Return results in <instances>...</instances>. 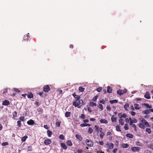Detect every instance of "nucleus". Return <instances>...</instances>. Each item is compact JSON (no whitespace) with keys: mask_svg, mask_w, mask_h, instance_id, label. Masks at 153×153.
Returning a JSON list of instances; mask_svg holds the SVG:
<instances>
[{"mask_svg":"<svg viewBox=\"0 0 153 153\" xmlns=\"http://www.w3.org/2000/svg\"><path fill=\"white\" fill-rule=\"evenodd\" d=\"M47 133V134H48V136L49 137H51V135L52 134L51 131L49 130H48Z\"/></svg>","mask_w":153,"mask_h":153,"instance_id":"nucleus-22","label":"nucleus"},{"mask_svg":"<svg viewBox=\"0 0 153 153\" xmlns=\"http://www.w3.org/2000/svg\"><path fill=\"white\" fill-rule=\"evenodd\" d=\"M118 115L120 119L122 118H126L127 117V115L125 113H123V114H122L121 113H119L118 114Z\"/></svg>","mask_w":153,"mask_h":153,"instance_id":"nucleus-5","label":"nucleus"},{"mask_svg":"<svg viewBox=\"0 0 153 153\" xmlns=\"http://www.w3.org/2000/svg\"><path fill=\"white\" fill-rule=\"evenodd\" d=\"M27 97L29 98H31L33 97V95L32 93H30L27 95Z\"/></svg>","mask_w":153,"mask_h":153,"instance_id":"nucleus-34","label":"nucleus"},{"mask_svg":"<svg viewBox=\"0 0 153 153\" xmlns=\"http://www.w3.org/2000/svg\"><path fill=\"white\" fill-rule=\"evenodd\" d=\"M17 123L18 126H20L21 125V121L19 120V121H17Z\"/></svg>","mask_w":153,"mask_h":153,"instance_id":"nucleus-47","label":"nucleus"},{"mask_svg":"<svg viewBox=\"0 0 153 153\" xmlns=\"http://www.w3.org/2000/svg\"><path fill=\"white\" fill-rule=\"evenodd\" d=\"M146 131L148 132L149 134H150L152 131L151 129L149 128H146Z\"/></svg>","mask_w":153,"mask_h":153,"instance_id":"nucleus-35","label":"nucleus"},{"mask_svg":"<svg viewBox=\"0 0 153 153\" xmlns=\"http://www.w3.org/2000/svg\"><path fill=\"white\" fill-rule=\"evenodd\" d=\"M7 89H5L4 90V91H3V93L4 94H5L7 92Z\"/></svg>","mask_w":153,"mask_h":153,"instance_id":"nucleus-64","label":"nucleus"},{"mask_svg":"<svg viewBox=\"0 0 153 153\" xmlns=\"http://www.w3.org/2000/svg\"><path fill=\"white\" fill-rule=\"evenodd\" d=\"M117 102H118V100H111L109 101L110 103L111 104L117 103Z\"/></svg>","mask_w":153,"mask_h":153,"instance_id":"nucleus-23","label":"nucleus"},{"mask_svg":"<svg viewBox=\"0 0 153 153\" xmlns=\"http://www.w3.org/2000/svg\"><path fill=\"white\" fill-rule=\"evenodd\" d=\"M100 122L101 123H104L105 124L107 123H108V121L105 119H101L100 120Z\"/></svg>","mask_w":153,"mask_h":153,"instance_id":"nucleus-15","label":"nucleus"},{"mask_svg":"<svg viewBox=\"0 0 153 153\" xmlns=\"http://www.w3.org/2000/svg\"><path fill=\"white\" fill-rule=\"evenodd\" d=\"M95 128L96 129V130L97 131H98V130L99 129V127L97 125H95Z\"/></svg>","mask_w":153,"mask_h":153,"instance_id":"nucleus-63","label":"nucleus"},{"mask_svg":"<svg viewBox=\"0 0 153 153\" xmlns=\"http://www.w3.org/2000/svg\"><path fill=\"white\" fill-rule=\"evenodd\" d=\"M85 88H83L82 87H79V90L80 92H83L84 91Z\"/></svg>","mask_w":153,"mask_h":153,"instance_id":"nucleus-33","label":"nucleus"},{"mask_svg":"<svg viewBox=\"0 0 153 153\" xmlns=\"http://www.w3.org/2000/svg\"><path fill=\"white\" fill-rule=\"evenodd\" d=\"M85 117V116L84 114H82L81 115V117L82 118L84 119Z\"/></svg>","mask_w":153,"mask_h":153,"instance_id":"nucleus-61","label":"nucleus"},{"mask_svg":"<svg viewBox=\"0 0 153 153\" xmlns=\"http://www.w3.org/2000/svg\"><path fill=\"white\" fill-rule=\"evenodd\" d=\"M76 137L78 139L80 140H81L82 139V137H81V136L80 135H79L77 134H76Z\"/></svg>","mask_w":153,"mask_h":153,"instance_id":"nucleus-32","label":"nucleus"},{"mask_svg":"<svg viewBox=\"0 0 153 153\" xmlns=\"http://www.w3.org/2000/svg\"><path fill=\"white\" fill-rule=\"evenodd\" d=\"M60 122L59 121L57 122L56 123V126L58 127H59L60 125Z\"/></svg>","mask_w":153,"mask_h":153,"instance_id":"nucleus-42","label":"nucleus"},{"mask_svg":"<svg viewBox=\"0 0 153 153\" xmlns=\"http://www.w3.org/2000/svg\"><path fill=\"white\" fill-rule=\"evenodd\" d=\"M43 90L45 92H48L50 90V89L48 85H46L44 87Z\"/></svg>","mask_w":153,"mask_h":153,"instance_id":"nucleus-6","label":"nucleus"},{"mask_svg":"<svg viewBox=\"0 0 153 153\" xmlns=\"http://www.w3.org/2000/svg\"><path fill=\"white\" fill-rule=\"evenodd\" d=\"M132 120H133V123H136L137 122V120L135 119H134Z\"/></svg>","mask_w":153,"mask_h":153,"instance_id":"nucleus-56","label":"nucleus"},{"mask_svg":"<svg viewBox=\"0 0 153 153\" xmlns=\"http://www.w3.org/2000/svg\"><path fill=\"white\" fill-rule=\"evenodd\" d=\"M112 91V89L110 87L108 86L107 87V91L108 93H111Z\"/></svg>","mask_w":153,"mask_h":153,"instance_id":"nucleus-18","label":"nucleus"},{"mask_svg":"<svg viewBox=\"0 0 153 153\" xmlns=\"http://www.w3.org/2000/svg\"><path fill=\"white\" fill-rule=\"evenodd\" d=\"M129 146L128 144L127 143H124L122 144L121 147L123 148H127Z\"/></svg>","mask_w":153,"mask_h":153,"instance_id":"nucleus-16","label":"nucleus"},{"mask_svg":"<svg viewBox=\"0 0 153 153\" xmlns=\"http://www.w3.org/2000/svg\"><path fill=\"white\" fill-rule=\"evenodd\" d=\"M136 114V113L135 112L133 111L131 112V114L132 116H134Z\"/></svg>","mask_w":153,"mask_h":153,"instance_id":"nucleus-52","label":"nucleus"},{"mask_svg":"<svg viewBox=\"0 0 153 153\" xmlns=\"http://www.w3.org/2000/svg\"><path fill=\"white\" fill-rule=\"evenodd\" d=\"M106 146H108V147L109 148V149H112L113 148V147H114V144H113V143H107L106 144Z\"/></svg>","mask_w":153,"mask_h":153,"instance_id":"nucleus-7","label":"nucleus"},{"mask_svg":"<svg viewBox=\"0 0 153 153\" xmlns=\"http://www.w3.org/2000/svg\"><path fill=\"white\" fill-rule=\"evenodd\" d=\"M145 97L147 99H149L150 98L149 93L147 92L144 95Z\"/></svg>","mask_w":153,"mask_h":153,"instance_id":"nucleus-11","label":"nucleus"},{"mask_svg":"<svg viewBox=\"0 0 153 153\" xmlns=\"http://www.w3.org/2000/svg\"><path fill=\"white\" fill-rule=\"evenodd\" d=\"M28 37V36L27 35L26 36H24V39L25 40L26 39H27V38Z\"/></svg>","mask_w":153,"mask_h":153,"instance_id":"nucleus-58","label":"nucleus"},{"mask_svg":"<svg viewBox=\"0 0 153 153\" xmlns=\"http://www.w3.org/2000/svg\"><path fill=\"white\" fill-rule=\"evenodd\" d=\"M8 145V143L7 142H3L2 143V145L3 146H6Z\"/></svg>","mask_w":153,"mask_h":153,"instance_id":"nucleus-41","label":"nucleus"},{"mask_svg":"<svg viewBox=\"0 0 153 153\" xmlns=\"http://www.w3.org/2000/svg\"><path fill=\"white\" fill-rule=\"evenodd\" d=\"M74 97L76 99V100H79L80 98V97L78 95H76L74 94H73Z\"/></svg>","mask_w":153,"mask_h":153,"instance_id":"nucleus-26","label":"nucleus"},{"mask_svg":"<svg viewBox=\"0 0 153 153\" xmlns=\"http://www.w3.org/2000/svg\"><path fill=\"white\" fill-rule=\"evenodd\" d=\"M90 105L91 106H96V103H94L93 102H91L90 103Z\"/></svg>","mask_w":153,"mask_h":153,"instance_id":"nucleus-39","label":"nucleus"},{"mask_svg":"<svg viewBox=\"0 0 153 153\" xmlns=\"http://www.w3.org/2000/svg\"><path fill=\"white\" fill-rule=\"evenodd\" d=\"M17 113L16 111H15L13 113V115L14 117H16L17 116Z\"/></svg>","mask_w":153,"mask_h":153,"instance_id":"nucleus-51","label":"nucleus"},{"mask_svg":"<svg viewBox=\"0 0 153 153\" xmlns=\"http://www.w3.org/2000/svg\"><path fill=\"white\" fill-rule=\"evenodd\" d=\"M10 104L9 102L7 100H5L3 101L2 105H7Z\"/></svg>","mask_w":153,"mask_h":153,"instance_id":"nucleus-9","label":"nucleus"},{"mask_svg":"<svg viewBox=\"0 0 153 153\" xmlns=\"http://www.w3.org/2000/svg\"><path fill=\"white\" fill-rule=\"evenodd\" d=\"M24 117H20L19 119L20 121H24L25 120Z\"/></svg>","mask_w":153,"mask_h":153,"instance_id":"nucleus-49","label":"nucleus"},{"mask_svg":"<svg viewBox=\"0 0 153 153\" xmlns=\"http://www.w3.org/2000/svg\"><path fill=\"white\" fill-rule=\"evenodd\" d=\"M116 131H121V130L120 126L118 125H117L116 127Z\"/></svg>","mask_w":153,"mask_h":153,"instance_id":"nucleus-30","label":"nucleus"},{"mask_svg":"<svg viewBox=\"0 0 153 153\" xmlns=\"http://www.w3.org/2000/svg\"><path fill=\"white\" fill-rule=\"evenodd\" d=\"M65 116L66 117H68L70 116L71 112H70L67 111L65 113Z\"/></svg>","mask_w":153,"mask_h":153,"instance_id":"nucleus-25","label":"nucleus"},{"mask_svg":"<svg viewBox=\"0 0 153 153\" xmlns=\"http://www.w3.org/2000/svg\"><path fill=\"white\" fill-rule=\"evenodd\" d=\"M66 143L67 144L70 146H71L72 145V143L69 140H68L67 141Z\"/></svg>","mask_w":153,"mask_h":153,"instance_id":"nucleus-29","label":"nucleus"},{"mask_svg":"<svg viewBox=\"0 0 153 153\" xmlns=\"http://www.w3.org/2000/svg\"><path fill=\"white\" fill-rule=\"evenodd\" d=\"M104 135V132H102L101 133V134H100V137L102 139L103 138V137Z\"/></svg>","mask_w":153,"mask_h":153,"instance_id":"nucleus-45","label":"nucleus"},{"mask_svg":"<svg viewBox=\"0 0 153 153\" xmlns=\"http://www.w3.org/2000/svg\"><path fill=\"white\" fill-rule=\"evenodd\" d=\"M98 143H99L100 145H103L104 144V142L102 141H100Z\"/></svg>","mask_w":153,"mask_h":153,"instance_id":"nucleus-53","label":"nucleus"},{"mask_svg":"<svg viewBox=\"0 0 153 153\" xmlns=\"http://www.w3.org/2000/svg\"><path fill=\"white\" fill-rule=\"evenodd\" d=\"M140 148L139 147H132L131 149L133 152H138L140 151Z\"/></svg>","mask_w":153,"mask_h":153,"instance_id":"nucleus-3","label":"nucleus"},{"mask_svg":"<svg viewBox=\"0 0 153 153\" xmlns=\"http://www.w3.org/2000/svg\"><path fill=\"white\" fill-rule=\"evenodd\" d=\"M119 123L121 125H123L124 124V120L121 118H120L119 120Z\"/></svg>","mask_w":153,"mask_h":153,"instance_id":"nucleus-20","label":"nucleus"},{"mask_svg":"<svg viewBox=\"0 0 153 153\" xmlns=\"http://www.w3.org/2000/svg\"><path fill=\"white\" fill-rule=\"evenodd\" d=\"M149 113V110H147L145 111H143V113L144 114H147Z\"/></svg>","mask_w":153,"mask_h":153,"instance_id":"nucleus-31","label":"nucleus"},{"mask_svg":"<svg viewBox=\"0 0 153 153\" xmlns=\"http://www.w3.org/2000/svg\"><path fill=\"white\" fill-rule=\"evenodd\" d=\"M126 137L130 138H132L134 137L133 135L130 133L126 134Z\"/></svg>","mask_w":153,"mask_h":153,"instance_id":"nucleus-13","label":"nucleus"},{"mask_svg":"<svg viewBox=\"0 0 153 153\" xmlns=\"http://www.w3.org/2000/svg\"><path fill=\"white\" fill-rule=\"evenodd\" d=\"M111 120L112 122H115L117 121V118L114 117V115H113L111 117Z\"/></svg>","mask_w":153,"mask_h":153,"instance_id":"nucleus-10","label":"nucleus"},{"mask_svg":"<svg viewBox=\"0 0 153 153\" xmlns=\"http://www.w3.org/2000/svg\"><path fill=\"white\" fill-rule=\"evenodd\" d=\"M139 126L140 127L142 128H145V126H144V125L143 124V123H139Z\"/></svg>","mask_w":153,"mask_h":153,"instance_id":"nucleus-21","label":"nucleus"},{"mask_svg":"<svg viewBox=\"0 0 153 153\" xmlns=\"http://www.w3.org/2000/svg\"><path fill=\"white\" fill-rule=\"evenodd\" d=\"M136 144L137 146H140L141 145L140 144V143L139 141H137L136 142Z\"/></svg>","mask_w":153,"mask_h":153,"instance_id":"nucleus-59","label":"nucleus"},{"mask_svg":"<svg viewBox=\"0 0 153 153\" xmlns=\"http://www.w3.org/2000/svg\"><path fill=\"white\" fill-rule=\"evenodd\" d=\"M91 125L87 123H83L80 124V126L82 127L86 126H90Z\"/></svg>","mask_w":153,"mask_h":153,"instance_id":"nucleus-19","label":"nucleus"},{"mask_svg":"<svg viewBox=\"0 0 153 153\" xmlns=\"http://www.w3.org/2000/svg\"><path fill=\"white\" fill-rule=\"evenodd\" d=\"M27 150L29 151H31L32 150V147L30 146L28 147Z\"/></svg>","mask_w":153,"mask_h":153,"instance_id":"nucleus-55","label":"nucleus"},{"mask_svg":"<svg viewBox=\"0 0 153 153\" xmlns=\"http://www.w3.org/2000/svg\"><path fill=\"white\" fill-rule=\"evenodd\" d=\"M51 143V140L50 139H45L44 142V143L46 145L50 144Z\"/></svg>","mask_w":153,"mask_h":153,"instance_id":"nucleus-4","label":"nucleus"},{"mask_svg":"<svg viewBox=\"0 0 153 153\" xmlns=\"http://www.w3.org/2000/svg\"><path fill=\"white\" fill-rule=\"evenodd\" d=\"M144 125L147 127H149V126L148 122L146 121L144 122Z\"/></svg>","mask_w":153,"mask_h":153,"instance_id":"nucleus-46","label":"nucleus"},{"mask_svg":"<svg viewBox=\"0 0 153 153\" xmlns=\"http://www.w3.org/2000/svg\"><path fill=\"white\" fill-rule=\"evenodd\" d=\"M59 138L60 139L62 140L65 139V137L62 134H61L59 137Z\"/></svg>","mask_w":153,"mask_h":153,"instance_id":"nucleus-40","label":"nucleus"},{"mask_svg":"<svg viewBox=\"0 0 153 153\" xmlns=\"http://www.w3.org/2000/svg\"><path fill=\"white\" fill-rule=\"evenodd\" d=\"M100 103H102L103 104H104L105 103V101L104 100H100Z\"/></svg>","mask_w":153,"mask_h":153,"instance_id":"nucleus-60","label":"nucleus"},{"mask_svg":"<svg viewBox=\"0 0 153 153\" xmlns=\"http://www.w3.org/2000/svg\"><path fill=\"white\" fill-rule=\"evenodd\" d=\"M106 109L108 110H111V107L109 105H107L106 106Z\"/></svg>","mask_w":153,"mask_h":153,"instance_id":"nucleus-50","label":"nucleus"},{"mask_svg":"<svg viewBox=\"0 0 153 153\" xmlns=\"http://www.w3.org/2000/svg\"><path fill=\"white\" fill-rule=\"evenodd\" d=\"M146 120L144 119H143L141 120V123H143V124L144 123V122H146Z\"/></svg>","mask_w":153,"mask_h":153,"instance_id":"nucleus-57","label":"nucleus"},{"mask_svg":"<svg viewBox=\"0 0 153 153\" xmlns=\"http://www.w3.org/2000/svg\"><path fill=\"white\" fill-rule=\"evenodd\" d=\"M83 103V101L82 100H76V101L74 102L73 105L75 107H77L80 108Z\"/></svg>","mask_w":153,"mask_h":153,"instance_id":"nucleus-1","label":"nucleus"},{"mask_svg":"<svg viewBox=\"0 0 153 153\" xmlns=\"http://www.w3.org/2000/svg\"><path fill=\"white\" fill-rule=\"evenodd\" d=\"M129 107V105L128 103H126V104L124 105V108L126 111H128V108Z\"/></svg>","mask_w":153,"mask_h":153,"instance_id":"nucleus-17","label":"nucleus"},{"mask_svg":"<svg viewBox=\"0 0 153 153\" xmlns=\"http://www.w3.org/2000/svg\"><path fill=\"white\" fill-rule=\"evenodd\" d=\"M132 126L134 128V131H136V125L135 124H133Z\"/></svg>","mask_w":153,"mask_h":153,"instance_id":"nucleus-54","label":"nucleus"},{"mask_svg":"<svg viewBox=\"0 0 153 153\" xmlns=\"http://www.w3.org/2000/svg\"><path fill=\"white\" fill-rule=\"evenodd\" d=\"M27 123L29 125H33L34 124V122L32 120H30L27 121Z\"/></svg>","mask_w":153,"mask_h":153,"instance_id":"nucleus-8","label":"nucleus"},{"mask_svg":"<svg viewBox=\"0 0 153 153\" xmlns=\"http://www.w3.org/2000/svg\"><path fill=\"white\" fill-rule=\"evenodd\" d=\"M93 131V129L90 127L88 129V132L89 134H91Z\"/></svg>","mask_w":153,"mask_h":153,"instance_id":"nucleus-36","label":"nucleus"},{"mask_svg":"<svg viewBox=\"0 0 153 153\" xmlns=\"http://www.w3.org/2000/svg\"><path fill=\"white\" fill-rule=\"evenodd\" d=\"M134 108L136 110H139L140 109V107L139 104H135L134 105Z\"/></svg>","mask_w":153,"mask_h":153,"instance_id":"nucleus-12","label":"nucleus"},{"mask_svg":"<svg viewBox=\"0 0 153 153\" xmlns=\"http://www.w3.org/2000/svg\"><path fill=\"white\" fill-rule=\"evenodd\" d=\"M13 89L16 92H20V91L17 88H14Z\"/></svg>","mask_w":153,"mask_h":153,"instance_id":"nucleus-48","label":"nucleus"},{"mask_svg":"<svg viewBox=\"0 0 153 153\" xmlns=\"http://www.w3.org/2000/svg\"><path fill=\"white\" fill-rule=\"evenodd\" d=\"M103 105L101 104H100L99 105V108L102 110L103 109Z\"/></svg>","mask_w":153,"mask_h":153,"instance_id":"nucleus-44","label":"nucleus"},{"mask_svg":"<svg viewBox=\"0 0 153 153\" xmlns=\"http://www.w3.org/2000/svg\"><path fill=\"white\" fill-rule=\"evenodd\" d=\"M85 143L88 146L90 147H92L93 146V143L89 139H86L85 141Z\"/></svg>","mask_w":153,"mask_h":153,"instance_id":"nucleus-2","label":"nucleus"},{"mask_svg":"<svg viewBox=\"0 0 153 153\" xmlns=\"http://www.w3.org/2000/svg\"><path fill=\"white\" fill-rule=\"evenodd\" d=\"M82 149H78L76 152H74V153H82Z\"/></svg>","mask_w":153,"mask_h":153,"instance_id":"nucleus-37","label":"nucleus"},{"mask_svg":"<svg viewBox=\"0 0 153 153\" xmlns=\"http://www.w3.org/2000/svg\"><path fill=\"white\" fill-rule=\"evenodd\" d=\"M143 105L145 106L147 108H152V106L149 105L148 104L144 103Z\"/></svg>","mask_w":153,"mask_h":153,"instance_id":"nucleus-28","label":"nucleus"},{"mask_svg":"<svg viewBox=\"0 0 153 153\" xmlns=\"http://www.w3.org/2000/svg\"><path fill=\"white\" fill-rule=\"evenodd\" d=\"M83 121L85 123H88L89 122V120L88 119L84 120Z\"/></svg>","mask_w":153,"mask_h":153,"instance_id":"nucleus-62","label":"nucleus"},{"mask_svg":"<svg viewBox=\"0 0 153 153\" xmlns=\"http://www.w3.org/2000/svg\"><path fill=\"white\" fill-rule=\"evenodd\" d=\"M61 146L65 149H67L66 145L63 143H61Z\"/></svg>","mask_w":153,"mask_h":153,"instance_id":"nucleus-27","label":"nucleus"},{"mask_svg":"<svg viewBox=\"0 0 153 153\" xmlns=\"http://www.w3.org/2000/svg\"><path fill=\"white\" fill-rule=\"evenodd\" d=\"M124 128L125 130H127L128 129V125L127 124H125Z\"/></svg>","mask_w":153,"mask_h":153,"instance_id":"nucleus-38","label":"nucleus"},{"mask_svg":"<svg viewBox=\"0 0 153 153\" xmlns=\"http://www.w3.org/2000/svg\"><path fill=\"white\" fill-rule=\"evenodd\" d=\"M102 89V87H99L97 89V90L98 92H100L101 91Z\"/></svg>","mask_w":153,"mask_h":153,"instance_id":"nucleus-43","label":"nucleus"},{"mask_svg":"<svg viewBox=\"0 0 153 153\" xmlns=\"http://www.w3.org/2000/svg\"><path fill=\"white\" fill-rule=\"evenodd\" d=\"M117 93L120 95H122L124 94L123 91V90H118L117 91Z\"/></svg>","mask_w":153,"mask_h":153,"instance_id":"nucleus-14","label":"nucleus"},{"mask_svg":"<svg viewBox=\"0 0 153 153\" xmlns=\"http://www.w3.org/2000/svg\"><path fill=\"white\" fill-rule=\"evenodd\" d=\"M27 135H25L24 137H23L22 138V142H24L26 140V139L27 138Z\"/></svg>","mask_w":153,"mask_h":153,"instance_id":"nucleus-24","label":"nucleus"}]
</instances>
